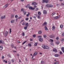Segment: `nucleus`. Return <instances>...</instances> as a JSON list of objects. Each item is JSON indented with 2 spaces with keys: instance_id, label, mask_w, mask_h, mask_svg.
<instances>
[{
  "instance_id": "obj_1",
  "label": "nucleus",
  "mask_w": 64,
  "mask_h": 64,
  "mask_svg": "<svg viewBox=\"0 0 64 64\" xmlns=\"http://www.w3.org/2000/svg\"><path fill=\"white\" fill-rule=\"evenodd\" d=\"M37 4L36 2H32V5H33V6H34V8H36L37 7V6H36V5Z\"/></svg>"
},
{
  "instance_id": "obj_2",
  "label": "nucleus",
  "mask_w": 64,
  "mask_h": 64,
  "mask_svg": "<svg viewBox=\"0 0 64 64\" xmlns=\"http://www.w3.org/2000/svg\"><path fill=\"white\" fill-rule=\"evenodd\" d=\"M46 7H48V8H50L51 7H53V5L50 4H48L46 5Z\"/></svg>"
},
{
  "instance_id": "obj_3",
  "label": "nucleus",
  "mask_w": 64,
  "mask_h": 64,
  "mask_svg": "<svg viewBox=\"0 0 64 64\" xmlns=\"http://www.w3.org/2000/svg\"><path fill=\"white\" fill-rule=\"evenodd\" d=\"M41 37H42V36H38V38H40L39 40L41 42H42V41H43V38H41Z\"/></svg>"
},
{
  "instance_id": "obj_4",
  "label": "nucleus",
  "mask_w": 64,
  "mask_h": 64,
  "mask_svg": "<svg viewBox=\"0 0 64 64\" xmlns=\"http://www.w3.org/2000/svg\"><path fill=\"white\" fill-rule=\"evenodd\" d=\"M29 8V9L30 10H35V8H32V6H30Z\"/></svg>"
},
{
  "instance_id": "obj_5",
  "label": "nucleus",
  "mask_w": 64,
  "mask_h": 64,
  "mask_svg": "<svg viewBox=\"0 0 64 64\" xmlns=\"http://www.w3.org/2000/svg\"><path fill=\"white\" fill-rule=\"evenodd\" d=\"M8 4H6L3 7L4 8V9H5V8H7V7H8Z\"/></svg>"
},
{
  "instance_id": "obj_6",
  "label": "nucleus",
  "mask_w": 64,
  "mask_h": 64,
  "mask_svg": "<svg viewBox=\"0 0 64 64\" xmlns=\"http://www.w3.org/2000/svg\"><path fill=\"white\" fill-rule=\"evenodd\" d=\"M50 38H54L55 37V36H54V35L52 34L50 36Z\"/></svg>"
},
{
  "instance_id": "obj_7",
  "label": "nucleus",
  "mask_w": 64,
  "mask_h": 64,
  "mask_svg": "<svg viewBox=\"0 0 64 64\" xmlns=\"http://www.w3.org/2000/svg\"><path fill=\"white\" fill-rule=\"evenodd\" d=\"M43 13L44 14H46L47 13V11L45 10H44L43 11Z\"/></svg>"
},
{
  "instance_id": "obj_8",
  "label": "nucleus",
  "mask_w": 64,
  "mask_h": 64,
  "mask_svg": "<svg viewBox=\"0 0 64 64\" xmlns=\"http://www.w3.org/2000/svg\"><path fill=\"white\" fill-rule=\"evenodd\" d=\"M6 17V16L4 15V16H1L0 18L1 19H5V18Z\"/></svg>"
},
{
  "instance_id": "obj_9",
  "label": "nucleus",
  "mask_w": 64,
  "mask_h": 64,
  "mask_svg": "<svg viewBox=\"0 0 64 64\" xmlns=\"http://www.w3.org/2000/svg\"><path fill=\"white\" fill-rule=\"evenodd\" d=\"M53 51H54L56 53V52H57V50L56 49L54 48L53 50Z\"/></svg>"
},
{
  "instance_id": "obj_10",
  "label": "nucleus",
  "mask_w": 64,
  "mask_h": 64,
  "mask_svg": "<svg viewBox=\"0 0 64 64\" xmlns=\"http://www.w3.org/2000/svg\"><path fill=\"white\" fill-rule=\"evenodd\" d=\"M59 17H60V16H56L54 18V19H58V18Z\"/></svg>"
},
{
  "instance_id": "obj_11",
  "label": "nucleus",
  "mask_w": 64,
  "mask_h": 64,
  "mask_svg": "<svg viewBox=\"0 0 64 64\" xmlns=\"http://www.w3.org/2000/svg\"><path fill=\"white\" fill-rule=\"evenodd\" d=\"M0 44H1V43H2V44H4V41H3L2 40H0Z\"/></svg>"
},
{
  "instance_id": "obj_12",
  "label": "nucleus",
  "mask_w": 64,
  "mask_h": 64,
  "mask_svg": "<svg viewBox=\"0 0 64 64\" xmlns=\"http://www.w3.org/2000/svg\"><path fill=\"white\" fill-rule=\"evenodd\" d=\"M55 29V27L54 26H53L52 28V29L53 31H54Z\"/></svg>"
},
{
  "instance_id": "obj_13",
  "label": "nucleus",
  "mask_w": 64,
  "mask_h": 64,
  "mask_svg": "<svg viewBox=\"0 0 64 64\" xmlns=\"http://www.w3.org/2000/svg\"><path fill=\"white\" fill-rule=\"evenodd\" d=\"M8 34V32L7 31L5 33V36H7Z\"/></svg>"
},
{
  "instance_id": "obj_14",
  "label": "nucleus",
  "mask_w": 64,
  "mask_h": 64,
  "mask_svg": "<svg viewBox=\"0 0 64 64\" xmlns=\"http://www.w3.org/2000/svg\"><path fill=\"white\" fill-rule=\"evenodd\" d=\"M14 22H15V20H11V23H14Z\"/></svg>"
},
{
  "instance_id": "obj_15",
  "label": "nucleus",
  "mask_w": 64,
  "mask_h": 64,
  "mask_svg": "<svg viewBox=\"0 0 64 64\" xmlns=\"http://www.w3.org/2000/svg\"><path fill=\"white\" fill-rule=\"evenodd\" d=\"M42 47L43 48V49H45V48L46 47V46L45 45H43L42 46Z\"/></svg>"
},
{
  "instance_id": "obj_16",
  "label": "nucleus",
  "mask_w": 64,
  "mask_h": 64,
  "mask_svg": "<svg viewBox=\"0 0 64 64\" xmlns=\"http://www.w3.org/2000/svg\"><path fill=\"white\" fill-rule=\"evenodd\" d=\"M61 49L64 53V47H62L61 48Z\"/></svg>"
},
{
  "instance_id": "obj_17",
  "label": "nucleus",
  "mask_w": 64,
  "mask_h": 64,
  "mask_svg": "<svg viewBox=\"0 0 64 64\" xmlns=\"http://www.w3.org/2000/svg\"><path fill=\"white\" fill-rule=\"evenodd\" d=\"M44 29H45V30H48V29L47 28V26H45Z\"/></svg>"
},
{
  "instance_id": "obj_18",
  "label": "nucleus",
  "mask_w": 64,
  "mask_h": 64,
  "mask_svg": "<svg viewBox=\"0 0 64 64\" xmlns=\"http://www.w3.org/2000/svg\"><path fill=\"white\" fill-rule=\"evenodd\" d=\"M47 25V22H45L43 24L42 26H44V25Z\"/></svg>"
},
{
  "instance_id": "obj_19",
  "label": "nucleus",
  "mask_w": 64,
  "mask_h": 64,
  "mask_svg": "<svg viewBox=\"0 0 64 64\" xmlns=\"http://www.w3.org/2000/svg\"><path fill=\"white\" fill-rule=\"evenodd\" d=\"M30 6V4H28L27 6H26L25 7H26V8H29Z\"/></svg>"
},
{
  "instance_id": "obj_20",
  "label": "nucleus",
  "mask_w": 64,
  "mask_h": 64,
  "mask_svg": "<svg viewBox=\"0 0 64 64\" xmlns=\"http://www.w3.org/2000/svg\"><path fill=\"white\" fill-rule=\"evenodd\" d=\"M55 57H57L58 56H60V55L58 54H55L54 55Z\"/></svg>"
},
{
  "instance_id": "obj_21",
  "label": "nucleus",
  "mask_w": 64,
  "mask_h": 64,
  "mask_svg": "<svg viewBox=\"0 0 64 64\" xmlns=\"http://www.w3.org/2000/svg\"><path fill=\"white\" fill-rule=\"evenodd\" d=\"M49 48V47L48 46H46V48H45V49H48Z\"/></svg>"
},
{
  "instance_id": "obj_22",
  "label": "nucleus",
  "mask_w": 64,
  "mask_h": 64,
  "mask_svg": "<svg viewBox=\"0 0 64 64\" xmlns=\"http://www.w3.org/2000/svg\"><path fill=\"white\" fill-rule=\"evenodd\" d=\"M3 49V47H2V46L1 45L0 46V50H2Z\"/></svg>"
},
{
  "instance_id": "obj_23",
  "label": "nucleus",
  "mask_w": 64,
  "mask_h": 64,
  "mask_svg": "<svg viewBox=\"0 0 64 64\" xmlns=\"http://www.w3.org/2000/svg\"><path fill=\"white\" fill-rule=\"evenodd\" d=\"M56 44H57V45H58L59 44V43H60V41H58L57 42H56Z\"/></svg>"
},
{
  "instance_id": "obj_24",
  "label": "nucleus",
  "mask_w": 64,
  "mask_h": 64,
  "mask_svg": "<svg viewBox=\"0 0 64 64\" xmlns=\"http://www.w3.org/2000/svg\"><path fill=\"white\" fill-rule=\"evenodd\" d=\"M23 12L24 13V15H26V11H23Z\"/></svg>"
},
{
  "instance_id": "obj_25",
  "label": "nucleus",
  "mask_w": 64,
  "mask_h": 64,
  "mask_svg": "<svg viewBox=\"0 0 64 64\" xmlns=\"http://www.w3.org/2000/svg\"><path fill=\"white\" fill-rule=\"evenodd\" d=\"M42 32L41 31H40L38 32V33L39 34H41L42 33Z\"/></svg>"
},
{
  "instance_id": "obj_26",
  "label": "nucleus",
  "mask_w": 64,
  "mask_h": 64,
  "mask_svg": "<svg viewBox=\"0 0 64 64\" xmlns=\"http://www.w3.org/2000/svg\"><path fill=\"white\" fill-rule=\"evenodd\" d=\"M38 52H36L34 53V55H36L37 54H38Z\"/></svg>"
},
{
  "instance_id": "obj_27",
  "label": "nucleus",
  "mask_w": 64,
  "mask_h": 64,
  "mask_svg": "<svg viewBox=\"0 0 64 64\" xmlns=\"http://www.w3.org/2000/svg\"><path fill=\"white\" fill-rule=\"evenodd\" d=\"M27 28H28V27L27 26H25L24 28V30H27Z\"/></svg>"
},
{
  "instance_id": "obj_28",
  "label": "nucleus",
  "mask_w": 64,
  "mask_h": 64,
  "mask_svg": "<svg viewBox=\"0 0 64 64\" xmlns=\"http://www.w3.org/2000/svg\"><path fill=\"white\" fill-rule=\"evenodd\" d=\"M28 14H27L26 15L27 17H29V15H30V13L29 12H28Z\"/></svg>"
},
{
  "instance_id": "obj_29",
  "label": "nucleus",
  "mask_w": 64,
  "mask_h": 64,
  "mask_svg": "<svg viewBox=\"0 0 64 64\" xmlns=\"http://www.w3.org/2000/svg\"><path fill=\"white\" fill-rule=\"evenodd\" d=\"M48 2H49V0H46L45 3H48Z\"/></svg>"
},
{
  "instance_id": "obj_30",
  "label": "nucleus",
  "mask_w": 64,
  "mask_h": 64,
  "mask_svg": "<svg viewBox=\"0 0 64 64\" xmlns=\"http://www.w3.org/2000/svg\"><path fill=\"white\" fill-rule=\"evenodd\" d=\"M41 63L42 64H44L45 63V62H44V61H42L41 62Z\"/></svg>"
},
{
  "instance_id": "obj_31",
  "label": "nucleus",
  "mask_w": 64,
  "mask_h": 64,
  "mask_svg": "<svg viewBox=\"0 0 64 64\" xmlns=\"http://www.w3.org/2000/svg\"><path fill=\"white\" fill-rule=\"evenodd\" d=\"M63 27V26H62V25H60V28L61 29H62V28Z\"/></svg>"
},
{
  "instance_id": "obj_32",
  "label": "nucleus",
  "mask_w": 64,
  "mask_h": 64,
  "mask_svg": "<svg viewBox=\"0 0 64 64\" xmlns=\"http://www.w3.org/2000/svg\"><path fill=\"white\" fill-rule=\"evenodd\" d=\"M26 26L27 27H28V26H29V24H28V23H26Z\"/></svg>"
},
{
  "instance_id": "obj_33",
  "label": "nucleus",
  "mask_w": 64,
  "mask_h": 64,
  "mask_svg": "<svg viewBox=\"0 0 64 64\" xmlns=\"http://www.w3.org/2000/svg\"><path fill=\"white\" fill-rule=\"evenodd\" d=\"M56 14V13H55V12H54L52 14V16H53L54 15H55V14Z\"/></svg>"
},
{
  "instance_id": "obj_34",
  "label": "nucleus",
  "mask_w": 64,
  "mask_h": 64,
  "mask_svg": "<svg viewBox=\"0 0 64 64\" xmlns=\"http://www.w3.org/2000/svg\"><path fill=\"white\" fill-rule=\"evenodd\" d=\"M60 40L61 41H64V38L61 39Z\"/></svg>"
},
{
  "instance_id": "obj_35",
  "label": "nucleus",
  "mask_w": 64,
  "mask_h": 64,
  "mask_svg": "<svg viewBox=\"0 0 64 64\" xmlns=\"http://www.w3.org/2000/svg\"><path fill=\"white\" fill-rule=\"evenodd\" d=\"M22 35L23 36H25V33L24 32H23L22 34Z\"/></svg>"
},
{
  "instance_id": "obj_36",
  "label": "nucleus",
  "mask_w": 64,
  "mask_h": 64,
  "mask_svg": "<svg viewBox=\"0 0 64 64\" xmlns=\"http://www.w3.org/2000/svg\"><path fill=\"white\" fill-rule=\"evenodd\" d=\"M38 19H40L41 18V17L39 15L38 16Z\"/></svg>"
},
{
  "instance_id": "obj_37",
  "label": "nucleus",
  "mask_w": 64,
  "mask_h": 64,
  "mask_svg": "<svg viewBox=\"0 0 64 64\" xmlns=\"http://www.w3.org/2000/svg\"><path fill=\"white\" fill-rule=\"evenodd\" d=\"M26 42H27L26 41L24 42L23 43H22V45H24V44H25V43H26Z\"/></svg>"
},
{
  "instance_id": "obj_38",
  "label": "nucleus",
  "mask_w": 64,
  "mask_h": 64,
  "mask_svg": "<svg viewBox=\"0 0 64 64\" xmlns=\"http://www.w3.org/2000/svg\"><path fill=\"white\" fill-rule=\"evenodd\" d=\"M4 62H5V63H7V60H4Z\"/></svg>"
},
{
  "instance_id": "obj_39",
  "label": "nucleus",
  "mask_w": 64,
  "mask_h": 64,
  "mask_svg": "<svg viewBox=\"0 0 64 64\" xmlns=\"http://www.w3.org/2000/svg\"><path fill=\"white\" fill-rule=\"evenodd\" d=\"M44 38H46L47 37V36H46V34H45L44 35Z\"/></svg>"
},
{
  "instance_id": "obj_40",
  "label": "nucleus",
  "mask_w": 64,
  "mask_h": 64,
  "mask_svg": "<svg viewBox=\"0 0 64 64\" xmlns=\"http://www.w3.org/2000/svg\"><path fill=\"white\" fill-rule=\"evenodd\" d=\"M38 43V42H36L34 44V46H36L37 45Z\"/></svg>"
},
{
  "instance_id": "obj_41",
  "label": "nucleus",
  "mask_w": 64,
  "mask_h": 64,
  "mask_svg": "<svg viewBox=\"0 0 64 64\" xmlns=\"http://www.w3.org/2000/svg\"><path fill=\"white\" fill-rule=\"evenodd\" d=\"M28 46H30V47L31 46V44H28Z\"/></svg>"
},
{
  "instance_id": "obj_42",
  "label": "nucleus",
  "mask_w": 64,
  "mask_h": 64,
  "mask_svg": "<svg viewBox=\"0 0 64 64\" xmlns=\"http://www.w3.org/2000/svg\"><path fill=\"white\" fill-rule=\"evenodd\" d=\"M11 47L12 48H13L14 47V44H12Z\"/></svg>"
},
{
  "instance_id": "obj_43",
  "label": "nucleus",
  "mask_w": 64,
  "mask_h": 64,
  "mask_svg": "<svg viewBox=\"0 0 64 64\" xmlns=\"http://www.w3.org/2000/svg\"><path fill=\"white\" fill-rule=\"evenodd\" d=\"M25 19H26V21L28 20H29V18H26Z\"/></svg>"
},
{
  "instance_id": "obj_44",
  "label": "nucleus",
  "mask_w": 64,
  "mask_h": 64,
  "mask_svg": "<svg viewBox=\"0 0 64 64\" xmlns=\"http://www.w3.org/2000/svg\"><path fill=\"white\" fill-rule=\"evenodd\" d=\"M12 62H14V59H13L12 60Z\"/></svg>"
},
{
  "instance_id": "obj_45",
  "label": "nucleus",
  "mask_w": 64,
  "mask_h": 64,
  "mask_svg": "<svg viewBox=\"0 0 64 64\" xmlns=\"http://www.w3.org/2000/svg\"><path fill=\"white\" fill-rule=\"evenodd\" d=\"M45 0H43L42 2V3H45Z\"/></svg>"
},
{
  "instance_id": "obj_46",
  "label": "nucleus",
  "mask_w": 64,
  "mask_h": 64,
  "mask_svg": "<svg viewBox=\"0 0 64 64\" xmlns=\"http://www.w3.org/2000/svg\"><path fill=\"white\" fill-rule=\"evenodd\" d=\"M24 20H21V21H20V23H22V22H23V21H24Z\"/></svg>"
},
{
  "instance_id": "obj_47",
  "label": "nucleus",
  "mask_w": 64,
  "mask_h": 64,
  "mask_svg": "<svg viewBox=\"0 0 64 64\" xmlns=\"http://www.w3.org/2000/svg\"><path fill=\"white\" fill-rule=\"evenodd\" d=\"M11 32V29H10V33Z\"/></svg>"
},
{
  "instance_id": "obj_48",
  "label": "nucleus",
  "mask_w": 64,
  "mask_h": 64,
  "mask_svg": "<svg viewBox=\"0 0 64 64\" xmlns=\"http://www.w3.org/2000/svg\"><path fill=\"white\" fill-rule=\"evenodd\" d=\"M21 10L22 11H24V9L23 8H22L21 9Z\"/></svg>"
},
{
  "instance_id": "obj_49",
  "label": "nucleus",
  "mask_w": 64,
  "mask_h": 64,
  "mask_svg": "<svg viewBox=\"0 0 64 64\" xmlns=\"http://www.w3.org/2000/svg\"><path fill=\"white\" fill-rule=\"evenodd\" d=\"M38 15H41V13H40V12H38Z\"/></svg>"
},
{
  "instance_id": "obj_50",
  "label": "nucleus",
  "mask_w": 64,
  "mask_h": 64,
  "mask_svg": "<svg viewBox=\"0 0 64 64\" xmlns=\"http://www.w3.org/2000/svg\"><path fill=\"white\" fill-rule=\"evenodd\" d=\"M33 36L34 38H35V37H36V35H33Z\"/></svg>"
},
{
  "instance_id": "obj_51",
  "label": "nucleus",
  "mask_w": 64,
  "mask_h": 64,
  "mask_svg": "<svg viewBox=\"0 0 64 64\" xmlns=\"http://www.w3.org/2000/svg\"><path fill=\"white\" fill-rule=\"evenodd\" d=\"M39 10V9L38 8H36V9L35 10L36 11H37V10Z\"/></svg>"
},
{
  "instance_id": "obj_52",
  "label": "nucleus",
  "mask_w": 64,
  "mask_h": 64,
  "mask_svg": "<svg viewBox=\"0 0 64 64\" xmlns=\"http://www.w3.org/2000/svg\"><path fill=\"white\" fill-rule=\"evenodd\" d=\"M25 24H26L25 23V22H24L22 24V25H25Z\"/></svg>"
},
{
  "instance_id": "obj_53",
  "label": "nucleus",
  "mask_w": 64,
  "mask_h": 64,
  "mask_svg": "<svg viewBox=\"0 0 64 64\" xmlns=\"http://www.w3.org/2000/svg\"><path fill=\"white\" fill-rule=\"evenodd\" d=\"M15 18H18V15H16L15 16Z\"/></svg>"
},
{
  "instance_id": "obj_54",
  "label": "nucleus",
  "mask_w": 64,
  "mask_h": 64,
  "mask_svg": "<svg viewBox=\"0 0 64 64\" xmlns=\"http://www.w3.org/2000/svg\"><path fill=\"white\" fill-rule=\"evenodd\" d=\"M35 56V55H34V54L33 55L32 57V58H34V56Z\"/></svg>"
},
{
  "instance_id": "obj_55",
  "label": "nucleus",
  "mask_w": 64,
  "mask_h": 64,
  "mask_svg": "<svg viewBox=\"0 0 64 64\" xmlns=\"http://www.w3.org/2000/svg\"><path fill=\"white\" fill-rule=\"evenodd\" d=\"M50 40L52 42H53V40H52V39H50Z\"/></svg>"
},
{
  "instance_id": "obj_56",
  "label": "nucleus",
  "mask_w": 64,
  "mask_h": 64,
  "mask_svg": "<svg viewBox=\"0 0 64 64\" xmlns=\"http://www.w3.org/2000/svg\"><path fill=\"white\" fill-rule=\"evenodd\" d=\"M56 40H58V39H59V38L58 37H56Z\"/></svg>"
},
{
  "instance_id": "obj_57",
  "label": "nucleus",
  "mask_w": 64,
  "mask_h": 64,
  "mask_svg": "<svg viewBox=\"0 0 64 64\" xmlns=\"http://www.w3.org/2000/svg\"><path fill=\"white\" fill-rule=\"evenodd\" d=\"M60 54H62V52H60Z\"/></svg>"
},
{
  "instance_id": "obj_58",
  "label": "nucleus",
  "mask_w": 64,
  "mask_h": 64,
  "mask_svg": "<svg viewBox=\"0 0 64 64\" xmlns=\"http://www.w3.org/2000/svg\"><path fill=\"white\" fill-rule=\"evenodd\" d=\"M33 18L34 19H36V16H34Z\"/></svg>"
},
{
  "instance_id": "obj_59",
  "label": "nucleus",
  "mask_w": 64,
  "mask_h": 64,
  "mask_svg": "<svg viewBox=\"0 0 64 64\" xmlns=\"http://www.w3.org/2000/svg\"><path fill=\"white\" fill-rule=\"evenodd\" d=\"M61 5H64V4H63V3H62L61 4Z\"/></svg>"
},
{
  "instance_id": "obj_60",
  "label": "nucleus",
  "mask_w": 64,
  "mask_h": 64,
  "mask_svg": "<svg viewBox=\"0 0 64 64\" xmlns=\"http://www.w3.org/2000/svg\"><path fill=\"white\" fill-rule=\"evenodd\" d=\"M2 59H4V56H2Z\"/></svg>"
},
{
  "instance_id": "obj_61",
  "label": "nucleus",
  "mask_w": 64,
  "mask_h": 64,
  "mask_svg": "<svg viewBox=\"0 0 64 64\" xmlns=\"http://www.w3.org/2000/svg\"><path fill=\"white\" fill-rule=\"evenodd\" d=\"M8 57H9L10 58H11V56H10V54L8 55Z\"/></svg>"
},
{
  "instance_id": "obj_62",
  "label": "nucleus",
  "mask_w": 64,
  "mask_h": 64,
  "mask_svg": "<svg viewBox=\"0 0 64 64\" xmlns=\"http://www.w3.org/2000/svg\"><path fill=\"white\" fill-rule=\"evenodd\" d=\"M58 5H59V4H56V6H58Z\"/></svg>"
},
{
  "instance_id": "obj_63",
  "label": "nucleus",
  "mask_w": 64,
  "mask_h": 64,
  "mask_svg": "<svg viewBox=\"0 0 64 64\" xmlns=\"http://www.w3.org/2000/svg\"><path fill=\"white\" fill-rule=\"evenodd\" d=\"M62 36H64V33H62Z\"/></svg>"
},
{
  "instance_id": "obj_64",
  "label": "nucleus",
  "mask_w": 64,
  "mask_h": 64,
  "mask_svg": "<svg viewBox=\"0 0 64 64\" xmlns=\"http://www.w3.org/2000/svg\"><path fill=\"white\" fill-rule=\"evenodd\" d=\"M11 64V62H8V64Z\"/></svg>"
}]
</instances>
